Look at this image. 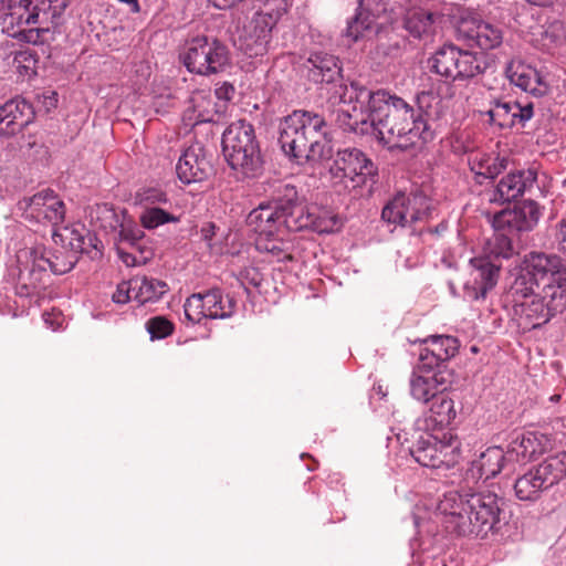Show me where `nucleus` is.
I'll list each match as a JSON object with an SVG mask.
<instances>
[{"label":"nucleus","mask_w":566,"mask_h":566,"mask_svg":"<svg viewBox=\"0 0 566 566\" xmlns=\"http://www.w3.org/2000/svg\"><path fill=\"white\" fill-rule=\"evenodd\" d=\"M133 287H135L134 298L140 304L155 302L168 291L164 281L146 276L133 277Z\"/></svg>","instance_id":"e433bc0d"},{"label":"nucleus","mask_w":566,"mask_h":566,"mask_svg":"<svg viewBox=\"0 0 566 566\" xmlns=\"http://www.w3.org/2000/svg\"><path fill=\"white\" fill-rule=\"evenodd\" d=\"M174 324L165 316H155L146 322V329L151 338H166L174 333Z\"/></svg>","instance_id":"ea45409f"},{"label":"nucleus","mask_w":566,"mask_h":566,"mask_svg":"<svg viewBox=\"0 0 566 566\" xmlns=\"http://www.w3.org/2000/svg\"><path fill=\"white\" fill-rule=\"evenodd\" d=\"M72 235H76L75 238H72L70 241L71 249L74 252H83L84 251V239L77 234L75 230L70 231Z\"/></svg>","instance_id":"864d4df0"},{"label":"nucleus","mask_w":566,"mask_h":566,"mask_svg":"<svg viewBox=\"0 0 566 566\" xmlns=\"http://www.w3.org/2000/svg\"><path fill=\"white\" fill-rule=\"evenodd\" d=\"M443 20L444 15L439 11L412 8L405 15L403 27L413 39L431 42Z\"/></svg>","instance_id":"393cba45"},{"label":"nucleus","mask_w":566,"mask_h":566,"mask_svg":"<svg viewBox=\"0 0 566 566\" xmlns=\"http://www.w3.org/2000/svg\"><path fill=\"white\" fill-rule=\"evenodd\" d=\"M180 60L190 73L210 76L222 72L230 57L227 46L218 39L197 35L186 41Z\"/></svg>","instance_id":"9b49d317"},{"label":"nucleus","mask_w":566,"mask_h":566,"mask_svg":"<svg viewBox=\"0 0 566 566\" xmlns=\"http://www.w3.org/2000/svg\"><path fill=\"white\" fill-rule=\"evenodd\" d=\"M509 296L513 303L514 313L532 328L542 326L566 308V294L556 289L546 292L543 287L527 285L526 292H520L514 291L513 282Z\"/></svg>","instance_id":"1a4fd4ad"},{"label":"nucleus","mask_w":566,"mask_h":566,"mask_svg":"<svg viewBox=\"0 0 566 566\" xmlns=\"http://www.w3.org/2000/svg\"><path fill=\"white\" fill-rule=\"evenodd\" d=\"M370 29L369 17H363L361 14L356 15L346 28L345 36L352 42H357L364 38L365 32Z\"/></svg>","instance_id":"37998d69"},{"label":"nucleus","mask_w":566,"mask_h":566,"mask_svg":"<svg viewBox=\"0 0 566 566\" xmlns=\"http://www.w3.org/2000/svg\"><path fill=\"white\" fill-rule=\"evenodd\" d=\"M201 239L211 247V240L216 235V226L212 222L205 223L200 229Z\"/></svg>","instance_id":"09e8293b"},{"label":"nucleus","mask_w":566,"mask_h":566,"mask_svg":"<svg viewBox=\"0 0 566 566\" xmlns=\"http://www.w3.org/2000/svg\"><path fill=\"white\" fill-rule=\"evenodd\" d=\"M485 256L473 258L470 261V279L465 283V293L473 300L484 298L493 289L500 274V264L493 260L510 259L514 254L512 239L505 229L495 228V233L485 244Z\"/></svg>","instance_id":"423d86ee"},{"label":"nucleus","mask_w":566,"mask_h":566,"mask_svg":"<svg viewBox=\"0 0 566 566\" xmlns=\"http://www.w3.org/2000/svg\"><path fill=\"white\" fill-rule=\"evenodd\" d=\"M36 59L30 51L15 52L12 61L13 67L23 77H30L34 74Z\"/></svg>","instance_id":"a19ab883"},{"label":"nucleus","mask_w":566,"mask_h":566,"mask_svg":"<svg viewBox=\"0 0 566 566\" xmlns=\"http://www.w3.org/2000/svg\"><path fill=\"white\" fill-rule=\"evenodd\" d=\"M458 40L467 41L469 45H476L482 50H493L503 42L501 28L482 20L478 15H463L457 24Z\"/></svg>","instance_id":"aec40b11"},{"label":"nucleus","mask_w":566,"mask_h":566,"mask_svg":"<svg viewBox=\"0 0 566 566\" xmlns=\"http://www.w3.org/2000/svg\"><path fill=\"white\" fill-rule=\"evenodd\" d=\"M283 234L280 237H262L256 240V248L264 250L275 256L279 260L291 259V255L285 253L282 245Z\"/></svg>","instance_id":"79ce46f5"},{"label":"nucleus","mask_w":566,"mask_h":566,"mask_svg":"<svg viewBox=\"0 0 566 566\" xmlns=\"http://www.w3.org/2000/svg\"><path fill=\"white\" fill-rule=\"evenodd\" d=\"M140 203L147 207H165L170 205L167 193L158 188H148L139 193Z\"/></svg>","instance_id":"c03bdc74"},{"label":"nucleus","mask_w":566,"mask_h":566,"mask_svg":"<svg viewBox=\"0 0 566 566\" xmlns=\"http://www.w3.org/2000/svg\"><path fill=\"white\" fill-rule=\"evenodd\" d=\"M505 72L510 82L525 92L541 96L546 91V85L539 72L530 64L520 60H512Z\"/></svg>","instance_id":"473e14b6"},{"label":"nucleus","mask_w":566,"mask_h":566,"mask_svg":"<svg viewBox=\"0 0 566 566\" xmlns=\"http://www.w3.org/2000/svg\"><path fill=\"white\" fill-rule=\"evenodd\" d=\"M120 237L123 242L134 244L137 240H139L143 237V232L140 230L134 232L133 230L123 229L120 231Z\"/></svg>","instance_id":"3c124183"},{"label":"nucleus","mask_w":566,"mask_h":566,"mask_svg":"<svg viewBox=\"0 0 566 566\" xmlns=\"http://www.w3.org/2000/svg\"><path fill=\"white\" fill-rule=\"evenodd\" d=\"M69 0H0V10H9L2 18V30L19 41L40 44L45 34L60 24Z\"/></svg>","instance_id":"7ed1b4c3"},{"label":"nucleus","mask_w":566,"mask_h":566,"mask_svg":"<svg viewBox=\"0 0 566 566\" xmlns=\"http://www.w3.org/2000/svg\"><path fill=\"white\" fill-rule=\"evenodd\" d=\"M461 443L450 437L447 441L428 436L421 438L410 449L413 459L422 467L431 469H450L459 463L461 458Z\"/></svg>","instance_id":"2eb2a0df"},{"label":"nucleus","mask_w":566,"mask_h":566,"mask_svg":"<svg viewBox=\"0 0 566 566\" xmlns=\"http://www.w3.org/2000/svg\"><path fill=\"white\" fill-rule=\"evenodd\" d=\"M295 198V187L285 186L284 193L277 200L260 205L248 216V224L262 237H280L290 229L293 218L292 200Z\"/></svg>","instance_id":"f8f14e48"},{"label":"nucleus","mask_w":566,"mask_h":566,"mask_svg":"<svg viewBox=\"0 0 566 566\" xmlns=\"http://www.w3.org/2000/svg\"><path fill=\"white\" fill-rule=\"evenodd\" d=\"M485 114L491 124L509 128L516 123L524 125L533 117L534 108L532 103L522 105L517 102L495 101Z\"/></svg>","instance_id":"c756f323"},{"label":"nucleus","mask_w":566,"mask_h":566,"mask_svg":"<svg viewBox=\"0 0 566 566\" xmlns=\"http://www.w3.org/2000/svg\"><path fill=\"white\" fill-rule=\"evenodd\" d=\"M501 511V499L493 492L450 491L437 505L447 532L482 538L500 522Z\"/></svg>","instance_id":"f257e3e1"},{"label":"nucleus","mask_w":566,"mask_h":566,"mask_svg":"<svg viewBox=\"0 0 566 566\" xmlns=\"http://www.w3.org/2000/svg\"><path fill=\"white\" fill-rule=\"evenodd\" d=\"M218 9L231 8L237 0H209Z\"/></svg>","instance_id":"6e6d98bb"},{"label":"nucleus","mask_w":566,"mask_h":566,"mask_svg":"<svg viewBox=\"0 0 566 566\" xmlns=\"http://www.w3.org/2000/svg\"><path fill=\"white\" fill-rule=\"evenodd\" d=\"M304 66L308 78L314 83H332L342 71L338 59L325 52L312 53Z\"/></svg>","instance_id":"72a5a7b5"},{"label":"nucleus","mask_w":566,"mask_h":566,"mask_svg":"<svg viewBox=\"0 0 566 566\" xmlns=\"http://www.w3.org/2000/svg\"><path fill=\"white\" fill-rule=\"evenodd\" d=\"M44 322L51 326L53 329L56 328V326L60 325L59 319L61 318L60 315L55 316L53 313H44L43 314Z\"/></svg>","instance_id":"5fc2aeb1"},{"label":"nucleus","mask_w":566,"mask_h":566,"mask_svg":"<svg viewBox=\"0 0 566 566\" xmlns=\"http://www.w3.org/2000/svg\"><path fill=\"white\" fill-rule=\"evenodd\" d=\"M419 369L420 373H413L411 376L410 394L415 399L427 403L446 390L448 381L440 370L421 368V365Z\"/></svg>","instance_id":"2f4dec72"},{"label":"nucleus","mask_w":566,"mask_h":566,"mask_svg":"<svg viewBox=\"0 0 566 566\" xmlns=\"http://www.w3.org/2000/svg\"><path fill=\"white\" fill-rule=\"evenodd\" d=\"M333 179L343 182L346 188H356L366 182L367 177L376 174L374 163L357 148L338 150L329 167Z\"/></svg>","instance_id":"f3484780"},{"label":"nucleus","mask_w":566,"mask_h":566,"mask_svg":"<svg viewBox=\"0 0 566 566\" xmlns=\"http://www.w3.org/2000/svg\"><path fill=\"white\" fill-rule=\"evenodd\" d=\"M468 164L475 176L492 179L506 169L509 160L506 157L474 151L469 155Z\"/></svg>","instance_id":"f704fd0d"},{"label":"nucleus","mask_w":566,"mask_h":566,"mask_svg":"<svg viewBox=\"0 0 566 566\" xmlns=\"http://www.w3.org/2000/svg\"><path fill=\"white\" fill-rule=\"evenodd\" d=\"M118 255L119 259L127 265V266H136L140 264V261L137 259L136 255H134L130 252L124 251V249L118 248Z\"/></svg>","instance_id":"8fccbe9b"},{"label":"nucleus","mask_w":566,"mask_h":566,"mask_svg":"<svg viewBox=\"0 0 566 566\" xmlns=\"http://www.w3.org/2000/svg\"><path fill=\"white\" fill-rule=\"evenodd\" d=\"M235 301L223 297L219 289L209 290L206 293H196L186 300L185 315L192 323H200L202 318H227L232 316Z\"/></svg>","instance_id":"a211bd4d"},{"label":"nucleus","mask_w":566,"mask_h":566,"mask_svg":"<svg viewBox=\"0 0 566 566\" xmlns=\"http://www.w3.org/2000/svg\"><path fill=\"white\" fill-rule=\"evenodd\" d=\"M135 287H133V279L123 281L117 285L112 298L117 304H125L134 298Z\"/></svg>","instance_id":"49530a36"},{"label":"nucleus","mask_w":566,"mask_h":566,"mask_svg":"<svg viewBox=\"0 0 566 566\" xmlns=\"http://www.w3.org/2000/svg\"><path fill=\"white\" fill-rule=\"evenodd\" d=\"M34 118L31 104L22 98H13L0 106V135L12 136L20 133Z\"/></svg>","instance_id":"cd10ccee"},{"label":"nucleus","mask_w":566,"mask_h":566,"mask_svg":"<svg viewBox=\"0 0 566 566\" xmlns=\"http://www.w3.org/2000/svg\"><path fill=\"white\" fill-rule=\"evenodd\" d=\"M279 142L283 151L300 164L332 156L324 117L308 111H294L284 118Z\"/></svg>","instance_id":"20e7f679"},{"label":"nucleus","mask_w":566,"mask_h":566,"mask_svg":"<svg viewBox=\"0 0 566 566\" xmlns=\"http://www.w3.org/2000/svg\"><path fill=\"white\" fill-rule=\"evenodd\" d=\"M212 171V166L201 147H189L185 150L176 166V172L184 184L206 180Z\"/></svg>","instance_id":"c85d7f7f"},{"label":"nucleus","mask_w":566,"mask_h":566,"mask_svg":"<svg viewBox=\"0 0 566 566\" xmlns=\"http://www.w3.org/2000/svg\"><path fill=\"white\" fill-rule=\"evenodd\" d=\"M530 3L536 4V6H547L553 2V0H527Z\"/></svg>","instance_id":"4d7b16f0"},{"label":"nucleus","mask_w":566,"mask_h":566,"mask_svg":"<svg viewBox=\"0 0 566 566\" xmlns=\"http://www.w3.org/2000/svg\"><path fill=\"white\" fill-rule=\"evenodd\" d=\"M427 346L420 353L421 368L433 369L454 357L460 347L458 338L450 335H430L422 340Z\"/></svg>","instance_id":"bb28decb"},{"label":"nucleus","mask_w":566,"mask_h":566,"mask_svg":"<svg viewBox=\"0 0 566 566\" xmlns=\"http://www.w3.org/2000/svg\"><path fill=\"white\" fill-rule=\"evenodd\" d=\"M556 238H557L559 250L564 254H566V219H562L557 223V234H556Z\"/></svg>","instance_id":"de8ad7c7"},{"label":"nucleus","mask_w":566,"mask_h":566,"mask_svg":"<svg viewBox=\"0 0 566 566\" xmlns=\"http://www.w3.org/2000/svg\"><path fill=\"white\" fill-rule=\"evenodd\" d=\"M375 92L360 88L349 102H343L336 112V123L344 130L361 135H374L376 120L373 116L371 98Z\"/></svg>","instance_id":"dca6fc26"},{"label":"nucleus","mask_w":566,"mask_h":566,"mask_svg":"<svg viewBox=\"0 0 566 566\" xmlns=\"http://www.w3.org/2000/svg\"><path fill=\"white\" fill-rule=\"evenodd\" d=\"M566 476V452L545 458L520 475L513 485L515 496L523 502H537L543 493Z\"/></svg>","instance_id":"9d476101"},{"label":"nucleus","mask_w":566,"mask_h":566,"mask_svg":"<svg viewBox=\"0 0 566 566\" xmlns=\"http://www.w3.org/2000/svg\"><path fill=\"white\" fill-rule=\"evenodd\" d=\"M238 280L245 291L250 287L260 289L263 274L254 266H247L239 272Z\"/></svg>","instance_id":"a18cd8bd"},{"label":"nucleus","mask_w":566,"mask_h":566,"mask_svg":"<svg viewBox=\"0 0 566 566\" xmlns=\"http://www.w3.org/2000/svg\"><path fill=\"white\" fill-rule=\"evenodd\" d=\"M214 114V103L210 92H193L189 99V106L185 112V117L192 120L193 124L211 122Z\"/></svg>","instance_id":"c9c22d12"},{"label":"nucleus","mask_w":566,"mask_h":566,"mask_svg":"<svg viewBox=\"0 0 566 566\" xmlns=\"http://www.w3.org/2000/svg\"><path fill=\"white\" fill-rule=\"evenodd\" d=\"M222 153L229 166L245 177H255L262 168L260 147L253 126L240 119L222 135Z\"/></svg>","instance_id":"0eeeda50"},{"label":"nucleus","mask_w":566,"mask_h":566,"mask_svg":"<svg viewBox=\"0 0 566 566\" xmlns=\"http://www.w3.org/2000/svg\"><path fill=\"white\" fill-rule=\"evenodd\" d=\"M376 120L374 136L389 149H407L418 140L432 139V133L421 113L405 99L379 90L371 98Z\"/></svg>","instance_id":"f03ea898"},{"label":"nucleus","mask_w":566,"mask_h":566,"mask_svg":"<svg viewBox=\"0 0 566 566\" xmlns=\"http://www.w3.org/2000/svg\"><path fill=\"white\" fill-rule=\"evenodd\" d=\"M283 0H266L253 14L242 35V48L249 56H262L268 52L272 30L284 12Z\"/></svg>","instance_id":"4468645a"},{"label":"nucleus","mask_w":566,"mask_h":566,"mask_svg":"<svg viewBox=\"0 0 566 566\" xmlns=\"http://www.w3.org/2000/svg\"><path fill=\"white\" fill-rule=\"evenodd\" d=\"M430 214V200L420 192L399 193L382 209L381 218L402 227L426 220Z\"/></svg>","instance_id":"6ab92c4d"},{"label":"nucleus","mask_w":566,"mask_h":566,"mask_svg":"<svg viewBox=\"0 0 566 566\" xmlns=\"http://www.w3.org/2000/svg\"><path fill=\"white\" fill-rule=\"evenodd\" d=\"M19 276L17 294L21 297L40 295L49 285L50 272L62 275L70 272L77 258L74 253L49 255L44 247L20 250L17 254Z\"/></svg>","instance_id":"39448f33"},{"label":"nucleus","mask_w":566,"mask_h":566,"mask_svg":"<svg viewBox=\"0 0 566 566\" xmlns=\"http://www.w3.org/2000/svg\"><path fill=\"white\" fill-rule=\"evenodd\" d=\"M431 72L446 80L471 78L483 72V62L475 52L462 50L453 43L440 46L428 60Z\"/></svg>","instance_id":"ddd939ff"},{"label":"nucleus","mask_w":566,"mask_h":566,"mask_svg":"<svg viewBox=\"0 0 566 566\" xmlns=\"http://www.w3.org/2000/svg\"><path fill=\"white\" fill-rule=\"evenodd\" d=\"M527 285L566 294V261L556 253L532 251L524 255L521 273L514 280V291L526 292Z\"/></svg>","instance_id":"6e6552de"},{"label":"nucleus","mask_w":566,"mask_h":566,"mask_svg":"<svg viewBox=\"0 0 566 566\" xmlns=\"http://www.w3.org/2000/svg\"><path fill=\"white\" fill-rule=\"evenodd\" d=\"M179 217L169 212L168 209L163 207H147L144 208L139 216L140 224L148 230H154L166 223H176Z\"/></svg>","instance_id":"58836bf2"},{"label":"nucleus","mask_w":566,"mask_h":566,"mask_svg":"<svg viewBox=\"0 0 566 566\" xmlns=\"http://www.w3.org/2000/svg\"><path fill=\"white\" fill-rule=\"evenodd\" d=\"M48 99H49V101H48V105H50V106H55V103H56V101H57V99H56V93H55V92H52V96H50Z\"/></svg>","instance_id":"13d9d810"},{"label":"nucleus","mask_w":566,"mask_h":566,"mask_svg":"<svg viewBox=\"0 0 566 566\" xmlns=\"http://www.w3.org/2000/svg\"><path fill=\"white\" fill-rule=\"evenodd\" d=\"M24 216L39 223L56 226L64 220V202L51 189L42 190L28 199Z\"/></svg>","instance_id":"4be33fe9"},{"label":"nucleus","mask_w":566,"mask_h":566,"mask_svg":"<svg viewBox=\"0 0 566 566\" xmlns=\"http://www.w3.org/2000/svg\"><path fill=\"white\" fill-rule=\"evenodd\" d=\"M536 179L537 171L533 168L511 171L499 181L490 201L516 200L534 187Z\"/></svg>","instance_id":"a878e982"},{"label":"nucleus","mask_w":566,"mask_h":566,"mask_svg":"<svg viewBox=\"0 0 566 566\" xmlns=\"http://www.w3.org/2000/svg\"><path fill=\"white\" fill-rule=\"evenodd\" d=\"M506 462L502 448L490 447L470 463L464 473L465 488L472 489L480 480H489L501 473Z\"/></svg>","instance_id":"b1692460"},{"label":"nucleus","mask_w":566,"mask_h":566,"mask_svg":"<svg viewBox=\"0 0 566 566\" xmlns=\"http://www.w3.org/2000/svg\"><path fill=\"white\" fill-rule=\"evenodd\" d=\"M430 402L428 419L434 426L444 427L449 426L457 416L453 400L441 391Z\"/></svg>","instance_id":"4c0bfd02"},{"label":"nucleus","mask_w":566,"mask_h":566,"mask_svg":"<svg viewBox=\"0 0 566 566\" xmlns=\"http://www.w3.org/2000/svg\"><path fill=\"white\" fill-rule=\"evenodd\" d=\"M292 207L293 218L290 220L292 231L312 229L318 233H328L337 227V217L331 210L300 201L296 190Z\"/></svg>","instance_id":"412c9836"},{"label":"nucleus","mask_w":566,"mask_h":566,"mask_svg":"<svg viewBox=\"0 0 566 566\" xmlns=\"http://www.w3.org/2000/svg\"><path fill=\"white\" fill-rule=\"evenodd\" d=\"M552 448V440L548 436L527 431L517 436L509 447V455L515 461L526 463L535 460Z\"/></svg>","instance_id":"7c9ffc66"},{"label":"nucleus","mask_w":566,"mask_h":566,"mask_svg":"<svg viewBox=\"0 0 566 566\" xmlns=\"http://www.w3.org/2000/svg\"><path fill=\"white\" fill-rule=\"evenodd\" d=\"M234 93V87L230 84L224 83L222 86L216 90V95L218 98L231 99Z\"/></svg>","instance_id":"603ef678"},{"label":"nucleus","mask_w":566,"mask_h":566,"mask_svg":"<svg viewBox=\"0 0 566 566\" xmlns=\"http://www.w3.org/2000/svg\"><path fill=\"white\" fill-rule=\"evenodd\" d=\"M541 211L533 200L524 201L512 210H503L495 214L494 228L505 229L509 233L531 231L538 222Z\"/></svg>","instance_id":"5701e85b"}]
</instances>
